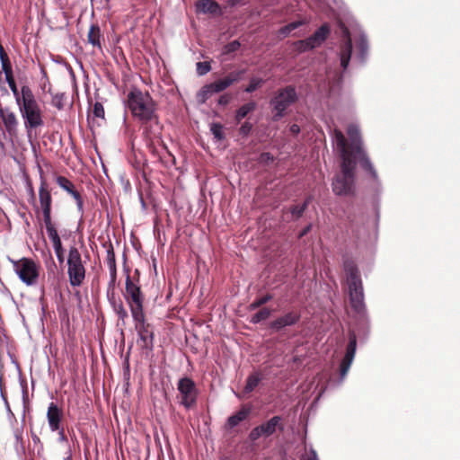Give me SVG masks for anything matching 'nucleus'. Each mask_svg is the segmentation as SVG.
I'll return each instance as SVG.
<instances>
[{
	"label": "nucleus",
	"mask_w": 460,
	"mask_h": 460,
	"mask_svg": "<svg viewBox=\"0 0 460 460\" xmlns=\"http://www.w3.org/2000/svg\"><path fill=\"white\" fill-rule=\"evenodd\" d=\"M347 133L350 141H348L339 129L333 130L332 142L335 150L341 159V173L338 174L332 181V190L336 195H349L354 189L356 160L361 167L367 172L373 180H377V172L362 147V139L358 126L350 124Z\"/></svg>",
	"instance_id": "nucleus-1"
},
{
	"label": "nucleus",
	"mask_w": 460,
	"mask_h": 460,
	"mask_svg": "<svg viewBox=\"0 0 460 460\" xmlns=\"http://www.w3.org/2000/svg\"><path fill=\"white\" fill-rule=\"evenodd\" d=\"M127 105L132 116L146 124L156 120L155 103L151 95L138 88H133L127 96Z\"/></svg>",
	"instance_id": "nucleus-2"
},
{
	"label": "nucleus",
	"mask_w": 460,
	"mask_h": 460,
	"mask_svg": "<svg viewBox=\"0 0 460 460\" xmlns=\"http://www.w3.org/2000/svg\"><path fill=\"white\" fill-rule=\"evenodd\" d=\"M16 103L27 130L36 128L43 124L40 107L28 85L22 86L21 101Z\"/></svg>",
	"instance_id": "nucleus-3"
},
{
	"label": "nucleus",
	"mask_w": 460,
	"mask_h": 460,
	"mask_svg": "<svg viewBox=\"0 0 460 460\" xmlns=\"http://www.w3.org/2000/svg\"><path fill=\"white\" fill-rule=\"evenodd\" d=\"M343 267L349 285L351 306L356 312L362 313L365 309L364 292L358 270L356 264L349 260L344 261Z\"/></svg>",
	"instance_id": "nucleus-4"
},
{
	"label": "nucleus",
	"mask_w": 460,
	"mask_h": 460,
	"mask_svg": "<svg viewBox=\"0 0 460 460\" xmlns=\"http://www.w3.org/2000/svg\"><path fill=\"white\" fill-rule=\"evenodd\" d=\"M298 99L296 88L292 85L279 89L271 98L270 104L272 108V119L280 120L287 113V110Z\"/></svg>",
	"instance_id": "nucleus-5"
},
{
	"label": "nucleus",
	"mask_w": 460,
	"mask_h": 460,
	"mask_svg": "<svg viewBox=\"0 0 460 460\" xmlns=\"http://www.w3.org/2000/svg\"><path fill=\"white\" fill-rule=\"evenodd\" d=\"M67 275L73 288L80 287L85 279V267L81 253L75 246H71L67 257Z\"/></svg>",
	"instance_id": "nucleus-6"
},
{
	"label": "nucleus",
	"mask_w": 460,
	"mask_h": 460,
	"mask_svg": "<svg viewBox=\"0 0 460 460\" xmlns=\"http://www.w3.org/2000/svg\"><path fill=\"white\" fill-rule=\"evenodd\" d=\"M124 298L130 309L132 317H140L144 314V295L140 286L129 275L125 281Z\"/></svg>",
	"instance_id": "nucleus-7"
},
{
	"label": "nucleus",
	"mask_w": 460,
	"mask_h": 460,
	"mask_svg": "<svg viewBox=\"0 0 460 460\" xmlns=\"http://www.w3.org/2000/svg\"><path fill=\"white\" fill-rule=\"evenodd\" d=\"M10 261L15 273L24 284L33 286L37 283L40 275L39 267L31 259L22 258L19 261Z\"/></svg>",
	"instance_id": "nucleus-8"
},
{
	"label": "nucleus",
	"mask_w": 460,
	"mask_h": 460,
	"mask_svg": "<svg viewBox=\"0 0 460 460\" xmlns=\"http://www.w3.org/2000/svg\"><path fill=\"white\" fill-rule=\"evenodd\" d=\"M178 391L181 394V403L187 409L192 407L197 401L195 383L189 377L181 378L178 382Z\"/></svg>",
	"instance_id": "nucleus-9"
},
{
	"label": "nucleus",
	"mask_w": 460,
	"mask_h": 460,
	"mask_svg": "<svg viewBox=\"0 0 460 460\" xmlns=\"http://www.w3.org/2000/svg\"><path fill=\"white\" fill-rule=\"evenodd\" d=\"M281 420L282 419L279 416L272 417L268 421L253 428L249 434V438L252 441H256L261 437L267 438L271 436L276 432L277 429H283L281 425Z\"/></svg>",
	"instance_id": "nucleus-10"
},
{
	"label": "nucleus",
	"mask_w": 460,
	"mask_h": 460,
	"mask_svg": "<svg viewBox=\"0 0 460 460\" xmlns=\"http://www.w3.org/2000/svg\"><path fill=\"white\" fill-rule=\"evenodd\" d=\"M357 349V336L354 332H350L349 334V344L347 346L346 353L341 363L340 376L341 383L346 377L349 367L353 362Z\"/></svg>",
	"instance_id": "nucleus-11"
},
{
	"label": "nucleus",
	"mask_w": 460,
	"mask_h": 460,
	"mask_svg": "<svg viewBox=\"0 0 460 460\" xmlns=\"http://www.w3.org/2000/svg\"><path fill=\"white\" fill-rule=\"evenodd\" d=\"M135 322V329L137 332L141 346L146 349H152L153 347V332L149 329V325L145 322V314L141 316L132 317Z\"/></svg>",
	"instance_id": "nucleus-12"
},
{
	"label": "nucleus",
	"mask_w": 460,
	"mask_h": 460,
	"mask_svg": "<svg viewBox=\"0 0 460 460\" xmlns=\"http://www.w3.org/2000/svg\"><path fill=\"white\" fill-rule=\"evenodd\" d=\"M228 87L230 86L225 78H220L211 84H208L204 85L198 93V101L200 103H205L206 101L213 94L221 93Z\"/></svg>",
	"instance_id": "nucleus-13"
},
{
	"label": "nucleus",
	"mask_w": 460,
	"mask_h": 460,
	"mask_svg": "<svg viewBox=\"0 0 460 460\" xmlns=\"http://www.w3.org/2000/svg\"><path fill=\"white\" fill-rule=\"evenodd\" d=\"M341 31H342V34H343V38H344V40H343L344 42L341 48L339 57H340V65L342 67V69L345 70L347 68L349 62L350 60V58H351L352 44H351V38H350L349 30L342 25Z\"/></svg>",
	"instance_id": "nucleus-14"
},
{
	"label": "nucleus",
	"mask_w": 460,
	"mask_h": 460,
	"mask_svg": "<svg viewBox=\"0 0 460 460\" xmlns=\"http://www.w3.org/2000/svg\"><path fill=\"white\" fill-rule=\"evenodd\" d=\"M47 420L49 429L52 432H55L56 429H59L60 428H62L63 411L54 402H50L48 407Z\"/></svg>",
	"instance_id": "nucleus-15"
},
{
	"label": "nucleus",
	"mask_w": 460,
	"mask_h": 460,
	"mask_svg": "<svg viewBox=\"0 0 460 460\" xmlns=\"http://www.w3.org/2000/svg\"><path fill=\"white\" fill-rule=\"evenodd\" d=\"M300 314L297 312H288L282 316L278 317L270 323V328L274 331H280L285 327L295 325L300 320Z\"/></svg>",
	"instance_id": "nucleus-16"
},
{
	"label": "nucleus",
	"mask_w": 460,
	"mask_h": 460,
	"mask_svg": "<svg viewBox=\"0 0 460 460\" xmlns=\"http://www.w3.org/2000/svg\"><path fill=\"white\" fill-rule=\"evenodd\" d=\"M39 199L40 207L42 209L43 218L51 217V194L47 188V184L44 181H41L39 190Z\"/></svg>",
	"instance_id": "nucleus-17"
},
{
	"label": "nucleus",
	"mask_w": 460,
	"mask_h": 460,
	"mask_svg": "<svg viewBox=\"0 0 460 460\" xmlns=\"http://www.w3.org/2000/svg\"><path fill=\"white\" fill-rule=\"evenodd\" d=\"M330 33V27L327 24H323L312 36L307 38V40L314 49L321 46L327 39Z\"/></svg>",
	"instance_id": "nucleus-18"
},
{
	"label": "nucleus",
	"mask_w": 460,
	"mask_h": 460,
	"mask_svg": "<svg viewBox=\"0 0 460 460\" xmlns=\"http://www.w3.org/2000/svg\"><path fill=\"white\" fill-rule=\"evenodd\" d=\"M199 13L216 14L220 13L219 4L213 0H199L196 4Z\"/></svg>",
	"instance_id": "nucleus-19"
},
{
	"label": "nucleus",
	"mask_w": 460,
	"mask_h": 460,
	"mask_svg": "<svg viewBox=\"0 0 460 460\" xmlns=\"http://www.w3.org/2000/svg\"><path fill=\"white\" fill-rule=\"evenodd\" d=\"M304 24H305V21L300 20V21L292 22L288 23V25L281 27L278 31V38L279 40H283V39L287 38L288 36L291 35L295 30H296L297 28H299L300 26H302Z\"/></svg>",
	"instance_id": "nucleus-20"
},
{
	"label": "nucleus",
	"mask_w": 460,
	"mask_h": 460,
	"mask_svg": "<svg viewBox=\"0 0 460 460\" xmlns=\"http://www.w3.org/2000/svg\"><path fill=\"white\" fill-rule=\"evenodd\" d=\"M367 53V41L366 36L361 33L357 42V53L355 58L358 59L359 62H364Z\"/></svg>",
	"instance_id": "nucleus-21"
},
{
	"label": "nucleus",
	"mask_w": 460,
	"mask_h": 460,
	"mask_svg": "<svg viewBox=\"0 0 460 460\" xmlns=\"http://www.w3.org/2000/svg\"><path fill=\"white\" fill-rule=\"evenodd\" d=\"M255 102H249L243 105H242L235 113V119L237 122H240L243 119H244L250 112L253 111L256 109Z\"/></svg>",
	"instance_id": "nucleus-22"
},
{
	"label": "nucleus",
	"mask_w": 460,
	"mask_h": 460,
	"mask_svg": "<svg viewBox=\"0 0 460 460\" xmlns=\"http://www.w3.org/2000/svg\"><path fill=\"white\" fill-rule=\"evenodd\" d=\"M261 375L259 372H254L247 377L244 392L246 394L252 393L261 381Z\"/></svg>",
	"instance_id": "nucleus-23"
},
{
	"label": "nucleus",
	"mask_w": 460,
	"mask_h": 460,
	"mask_svg": "<svg viewBox=\"0 0 460 460\" xmlns=\"http://www.w3.org/2000/svg\"><path fill=\"white\" fill-rule=\"evenodd\" d=\"M249 415V410L242 409L237 411L235 414L230 416L227 419V425L229 428L236 427L240 422L244 420Z\"/></svg>",
	"instance_id": "nucleus-24"
},
{
	"label": "nucleus",
	"mask_w": 460,
	"mask_h": 460,
	"mask_svg": "<svg viewBox=\"0 0 460 460\" xmlns=\"http://www.w3.org/2000/svg\"><path fill=\"white\" fill-rule=\"evenodd\" d=\"M341 74L340 72H327V78L329 80L330 89L329 95H332L335 93L336 88H338L341 81Z\"/></svg>",
	"instance_id": "nucleus-25"
},
{
	"label": "nucleus",
	"mask_w": 460,
	"mask_h": 460,
	"mask_svg": "<svg viewBox=\"0 0 460 460\" xmlns=\"http://www.w3.org/2000/svg\"><path fill=\"white\" fill-rule=\"evenodd\" d=\"M100 37V28L97 25H92L87 35L88 42L93 47L101 49Z\"/></svg>",
	"instance_id": "nucleus-26"
},
{
	"label": "nucleus",
	"mask_w": 460,
	"mask_h": 460,
	"mask_svg": "<svg viewBox=\"0 0 460 460\" xmlns=\"http://www.w3.org/2000/svg\"><path fill=\"white\" fill-rule=\"evenodd\" d=\"M43 220H44V224H45V227H46V231H47L48 236L50 239V241L54 242L56 240H59L60 237L58 235V233L57 229H56V227L52 224L51 217L43 218Z\"/></svg>",
	"instance_id": "nucleus-27"
},
{
	"label": "nucleus",
	"mask_w": 460,
	"mask_h": 460,
	"mask_svg": "<svg viewBox=\"0 0 460 460\" xmlns=\"http://www.w3.org/2000/svg\"><path fill=\"white\" fill-rule=\"evenodd\" d=\"M56 181L67 194H71L76 189L74 183L64 176H58Z\"/></svg>",
	"instance_id": "nucleus-28"
},
{
	"label": "nucleus",
	"mask_w": 460,
	"mask_h": 460,
	"mask_svg": "<svg viewBox=\"0 0 460 460\" xmlns=\"http://www.w3.org/2000/svg\"><path fill=\"white\" fill-rule=\"evenodd\" d=\"M311 199H312V198L308 197L305 199V200L303 202V204L293 206L290 208V213L292 214V216L296 218L301 217L302 215L304 214L305 210L307 208L308 205L310 204Z\"/></svg>",
	"instance_id": "nucleus-29"
},
{
	"label": "nucleus",
	"mask_w": 460,
	"mask_h": 460,
	"mask_svg": "<svg viewBox=\"0 0 460 460\" xmlns=\"http://www.w3.org/2000/svg\"><path fill=\"white\" fill-rule=\"evenodd\" d=\"M245 72H246L245 69L233 71V72L229 73L224 78L226 80V82L228 83L229 86H231L234 83H237L240 80H242L243 77V75L245 74Z\"/></svg>",
	"instance_id": "nucleus-30"
},
{
	"label": "nucleus",
	"mask_w": 460,
	"mask_h": 460,
	"mask_svg": "<svg viewBox=\"0 0 460 460\" xmlns=\"http://www.w3.org/2000/svg\"><path fill=\"white\" fill-rule=\"evenodd\" d=\"M271 314V311L269 308H262L258 313H256L254 315H252L251 319V323L256 324L259 323L270 317Z\"/></svg>",
	"instance_id": "nucleus-31"
},
{
	"label": "nucleus",
	"mask_w": 460,
	"mask_h": 460,
	"mask_svg": "<svg viewBox=\"0 0 460 460\" xmlns=\"http://www.w3.org/2000/svg\"><path fill=\"white\" fill-rule=\"evenodd\" d=\"M273 298V296L270 294H267L265 296H262L257 299H255L250 305V310H255L261 305L267 304L269 301H270Z\"/></svg>",
	"instance_id": "nucleus-32"
},
{
	"label": "nucleus",
	"mask_w": 460,
	"mask_h": 460,
	"mask_svg": "<svg viewBox=\"0 0 460 460\" xmlns=\"http://www.w3.org/2000/svg\"><path fill=\"white\" fill-rule=\"evenodd\" d=\"M263 84V80L259 77H252L249 84L245 87L244 92L252 93L260 88Z\"/></svg>",
	"instance_id": "nucleus-33"
},
{
	"label": "nucleus",
	"mask_w": 460,
	"mask_h": 460,
	"mask_svg": "<svg viewBox=\"0 0 460 460\" xmlns=\"http://www.w3.org/2000/svg\"><path fill=\"white\" fill-rule=\"evenodd\" d=\"M5 80H6V83L8 84L14 98H15V102H19V101H21V93H19V91H18V88H17V85L15 84L13 75L5 77Z\"/></svg>",
	"instance_id": "nucleus-34"
},
{
	"label": "nucleus",
	"mask_w": 460,
	"mask_h": 460,
	"mask_svg": "<svg viewBox=\"0 0 460 460\" xmlns=\"http://www.w3.org/2000/svg\"><path fill=\"white\" fill-rule=\"evenodd\" d=\"M113 310L118 315L119 319H120L121 321H124L128 316V312L125 309L123 303L120 299H118V303L114 305Z\"/></svg>",
	"instance_id": "nucleus-35"
},
{
	"label": "nucleus",
	"mask_w": 460,
	"mask_h": 460,
	"mask_svg": "<svg viewBox=\"0 0 460 460\" xmlns=\"http://www.w3.org/2000/svg\"><path fill=\"white\" fill-rule=\"evenodd\" d=\"M73 199H75L77 207L78 212L83 215L84 214V200L81 196V193L75 189L71 194Z\"/></svg>",
	"instance_id": "nucleus-36"
},
{
	"label": "nucleus",
	"mask_w": 460,
	"mask_h": 460,
	"mask_svg": "<svg viewBox=\"0 0 460 460\" xmlns=\"http://www.w3.org/2000/svg\"><path fill=\"white\" fill-rule=\"evenodd\" d=\"M73 199H75L77 207L78 212L83 215L84 214V200L81 196V193L75 189L71 194Z\"/></svg>",
	"instance_id": "nucleus-37"
},
{
	"label": "nucleus",
	"mask_w": 460,
	"mask_h": 460,
	"mask_svg": "<svg viewBox=\"0 0 460 460\" xmlns=\"http://www.w3.org/2000/svg\"><path fill=\"white\" fill-rule=\"evenodd\" d=\"M210 131L217 140H222L225 137L223 127L219 123H213L210 127Z\"/></svg>",
	"instance_id": "nucleus-38"
},
{
	"label": "nucleus",
	"mask_w": 460,
	"mask_h": 460,
	"mask_svg": "<svg viewBox=\"0 0 460 460\" xmlns=\"http://www.w3.org/2000/svg\"><path fill=\"white\" fill-rule=\"evenodd\" d=\"M294 47L298 52H305L312 49L307 39L296 41Z\"/></svg>",
	"instance_id": "nucleus-39"
},
{
	"label": "nucleus",
	"mask_w": 460,
	"mask_h": 460,
	"mask_svg": "<svg viewBox=\"0 0 460 460\" xmlns=\"http://www.w3.org/2000/svg\"><path fill=\"white\" fill-rule=\"evenodd\" d=\"M51 104L58 110L64 108V93H55L52 95Z\"/></svg>",
	"instance_id": "nucleus-40"
},
{
	"label": "nucleus",
	"mask_w": 460,
	"mask_h": 460,
	"mask_svg": "<svg viewBox=\"0 0 460 460\" xmlns=\"http://www.w3.org/2000/svg\"><path fill=\"white\" fill-rule=\"evenodd\" d=\"M211 70V66L208 62H198L197 73L199 75H204Z\"/></svg>",
	"instance_id": "nucleus-41"
},
{
	"label": "nucleus",
	"mask_w": 460,
	"mask_h": 460,
	"mask_svg": "<svg viewBox=\"0 0 460 460\" xmlns=\"http://www.w3.org/2000/svg\"><path fill=\"white\" fill-rule=\"evenodd\" d=\"M252 129V124L246 121L240 127L239 132L242 136L246 137L251 133Z\"/></svg>",
	"instance_id": "nucleus-42"
},
{
	"label": "nucleus",
	"mask_w": 460,
	"mask_h": 460,
	"mask_svg": "<svg viewBox=\"0 0 460 460\" xmlns=\"http://www.w3.org/2000/svg\"><path fill=\"white\" fill-rule=\"evenodd\" d=\"M93 115L97 118L104 117V109H103V106L100 102H96L93 105Z\"/></svg>",
	"instance_id": "nucleus-43"
},
{
	"label": "nucleus",
	"mask_w": 460,
	"mask_h": 460,
	"mask_svg": "<svg viewBox=\"0 0 460 460\" xmlns=\"http://www.w3.org/2000/svg\"><path fill=\"white\" fill-rule=\"evenodd\" d=\"M2 63V69L5 75V77L9 76V75H13V71H12V67H11V64L9 62V59L8 58H5V60L4 61H1Z\"/></svg>",
	"instance_id": "nucleus-44"
},
{
	"label": "nucleus",
	"mask_w": 460,
	"mask_h": 460,
	"mask_svg": "<svg viewBox=\"0 0 460 460\" xmlns=\"http://www.w3.org/2000/svg\"><path fill=\"white\" fill-rule=\"evenodd\" d=\"M302 460H319L316 452L311 448L309 451H305L302 456Z\"/></svg>",
	"instance_id": "nucleus-45"
},
{
	"label": "nucleus",
	"mask_w": 460,
	"mask_h": 460,
	"mask_svg": "<svg viewBox=\"0 0 460 460\" xmlns=\"http://www.w3.org/2000/svg\"><path fill=\"white\" fill-rule=\"evenodd\" d=\"M107 262H108L109 266L116 263L115 262V255H114L112 248H110L107 251Z\"/></svg>",
	"instance_id": "nucleus-46"
},
{
	"label": "nucleus",
	"mask_w": 460,
	"mask_h": 460,
	"mask_svg": "<svg viewBox=\"0 0 460 460\" xmlns=\"http://www.w3.org/2000/svg\"><path fill=\"white\" fill-rule=\"evenodd\" d=\"M231 101V97L228 94H223L219 97L217 102L219 105L226 106Z\"/></svg>",
	"instance_id": "nucleus-47"
},
{
	"label": "nucleus",
	"mask_w": 460,
	"mask_h": 460,
	"mask_svg": "<svg viewBox=\"0 0 460 460\" xmlns=\"http://www.w3.org/2000/svg\"><path fill=\"white\" fill-rule=\"evenodd\" d=\"M227 51L228 52H234L236 51L240 48V43L237 40H234L230 42L227 46Z\"/></svg>",
	"instance_id": "nucleus-48"
},
{
	"label": "nucleus",
	"mask_w": 460,
	"mask_h": 460,
	"mask_svg": "<svg viewBox=\"0 0 460 460\" xmlns=\"http://www.w3.org/2000/svg\"><path fill=\"white\" fill-rule=\"evenodd\" d=\"M54 252H64L61 239L52 242Z\"/></svg>",
	"instance_id": "nucleus-49"
},
{
	"label": "nucleus",
	"mask_w": 460,
	"mask_h": 460,
	"mask_svg": "<svg viewBox=\"0 0 460 460\" xmlns=\"http://www.w3.org/2000/svg\"><path fill=\"white\" fill-rule=\"evenodd\" d=\"M261 160L262 162H272L274 160L273 155L270 153H262L261 155Z\"/></svg>",
	"instance_id": "nucleus-50"
},
{
	"label": "nucleus",
	"mask_w": 460,
	"mask_h": 460,
	"mask_svg": "<svg viewBox=\"0 0 460 460\" xmlns=\"http://www.w3.org/2000/svg\"><path fill=\"white\" fill-rule=\"evenodd\" d=\"M55 432H58V440H59L60 442H65V441H66V437L65 429H64V428H63V427H62V428H60L59 429H56V431H55Z\"/></svg>",
	"instance_id": "nucleus-51"
},
{
	"label": "nucleus",
	"mask_w": 460,
	"mask_h": 460,
	"mask_svg": "<svg viewBox=\"0 0 460 460\" xmlns=\"http://www.w3.org/2000/svg\"><path fill=\"white\" fill-rule=\"evenodd\" d=\"M109 268H110L111 276V285H113L115 282V279H116V263L110 265Z\"/></svg>",
	"instance_id": "nucleus-52"
},
{
	"label": "nucleus",
	"mask_w": 460,
	"mask_h": 460,
	"mask_svg": "<svg viewBox=\"0 0 460 460\" xmlns=\"http://www.w3.org/2000/svg\"><path fill=\"white\" fill-rule=\"evenodd\" d=\"M289 131L294 135H297L300 132V127L296 124H292L289 128Z\"/></svg>",
	"instance_id": "nucleus-53"
},
{
	"label": "nucleus",
	"mask_w": 460,
	"mask_h": 460,
	"mask_svg": "<svg viewBox=\"0 0 460 460\" xmlns=\"http://www.w3.org/2000/svg\"><path fill=\"white\" fill-rule=\"evenodd\" d=\"M108 300L112 307L114 306L115 304L118 303V300L115 298L114 294L110 295L108 293Z\"/></svg>",
	"instance_id": "nucleus-54"
},
{
	"label": "nucleus",
	"mask_w": 460,
	"mask_h": 460,
	"mask_svg": "<svg viewBox=\"0 0 460 460\" xmlns=\"http://www.w3.org/2000/svg\"><path fill=\"white\" fill-rule=\"evenodd\" d=\"M57 259L59 262L64 261V252H55Z\"/></svg>",
	"instance_id": "nucleus-55"
},
{
	"label": "nucleus",
	"mask_w": 460,
	"mask_h": 460,
	"mask_svg": "<svg viewBox=\"0 0 460 460\" xmlns=\"http://www.w3.org/2000/svg\"><path fill=\"white\" fill-rule=\"evenodd\" d=\"M5 58H8L7 55L5 54L3 47L0 45V59H1V61H4V60H5Z\"/></svg>",
	"instance_id": "nucleus-56"
},
{
	"label": "nucleus",
	"mask_w": 460,
	"mask_h": 460,
	"mask_svg": "<svg viewBox=\"0 0 460 460\" xmlns=\"http://www.w3.org/2000/svg\"><path fill=\"white\" fill-rule=\"evenodd\" d=\"M311 229V225H308L307 226H305L302 232L300 233V236H304Z\"/></svg>",
	"instance_id": "nucleus-57"
},
{
	"label": "nucleus",
	"mask_w": 460,
	"mask_h": 460,
	"mask_svg": "<svg viewBox=\"0 0 460 460\" xmlns=\"http://www.w3.org/2000/svg\"><path fill=\"white\" fill-rule=\"evenodd\" d=\"M146 137L149 138V139H152L153 137H155V134H152V133H149L148 131L146 132Z\"/></svg>",
	"instance_id": "nucleus-58"
},
{
	"label": "nucleus",
	"mask_w": 460,
	"mask_h": 460,
	"mask_svg": "<svg viewBox=\"0 0 460 460\" xmlns=\"http://www.w3.org/2000/svg\"><path fill=\"white\" fill-rule=\"evenodd\" d=\"M240 0H230V4L232 5L235 4L236 3H238Z\"/></svg>",
	"instance_id": "nucleus-59"
},
{
	"label": "nucleus",
	"mask_w": 460,
	"mask_h": 460,
	"mask_svg": "<svg viewBox=\"0 0 460 460\" xmlns=\"http://www.w3.org/2000/svg\"><path fill=\"white\" fill-rule=\"evenodd\" d=\"M64 460H72L71 455H68Z\"/></svg>",
	"instance_id": "nucleus-60"
},
{
	"label": "nucleus",
	"mask_w": 460,
	"mask_h": 460,
	"mask_svg": "<svg viewBox=\"0 0 460 460\" xmlns=\"http://www.w3.org/2000/svg\"><path fill=\"white\" fill-rule=\"evenodd\" d=\"M38 440H39L38 436H34V437H33V441H38Z\"/></svg>",
	"instance_id": "nucleus-61"
}]
</instances>
